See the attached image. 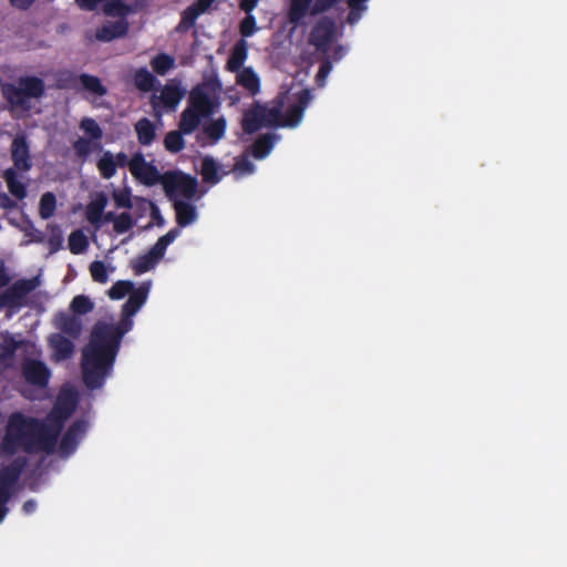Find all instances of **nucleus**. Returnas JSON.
I'll use <instances>...</instances> for the list:
<instances>
[{"instance_id":"1","label":"nucleus","mask_w":567,"mask_h":567,"mask_svg":"<svg viewBox=\"0 0 567 567\" xmlns=\"http://www.w3.org/2000/svg\"><path fill=\"white\" fill-rule=\"evenodd\" d=\"M150 284L135 288L122 306L117 323L97 322L91 333V340L82 353V377L90 390L104 385L111 374L125 333L133 328V316L147 300Z\"/></svg>"},{"instance_id":"2","label":"nucleus","mask_w":567,"mask_h":567,"mask_svg":"<svg viewBox=\"0 0 567 567\" xmlns=\"http://www.w3.org/2000/svg\"><path fill=\"white\" fill-rule=\"evenodd\" d=\"M75 406L73 395L60 394L44 420L21 412L11 413L0 445L2 452L7 455H14L19 450L27 454H53L64 424Z\"/></svg>"},{"instance_id":"3","label":"nucleus","mask_w":567,"mask_h":567,"mask_svg":"<svg viewBox=\"0 0 567 567\" xmlns=\"http://www.w3.org/2000/svg\"><path fill=\"white\" fill-rule=\"evenodd\" d=\"M219 105V97L210 84H197L189 91L187 106L181 113L179 127L186 133H194L202 121L210 117Z\"/></svg>"},{"instance_id":"4","label":"nucleus","mask_w":567,"mask_h":567,"mask_svg":"<svg viewBox=\"0 0 567 567\" xmlns=\"http://www.w3.org/2000/svg\"><path fill=\"white\" fill-rule=\"evenodd\" d=\"M3 99L9 105V111L31 110V99H40L45 93L44 81L34 75H24L18 79V86L12 83H4L1 90Z\"/></svg>"},{"instance_id":"5","label":"nucleus","mask_w":567,"mask_h":567,"mask_svg":"<svg viewBox=\"0 0 567 567\" xmlns=\"http://www.w3.org/2000/svg\"><path fill=\"white\" fill-rule=\"evenodd\" d=\"M181 235L178 227L172 228L168 233L161 236L151 249L132 261V269L135 275H142L150 271L164 257L167 247Z\"/></svg>"},{"instance_id":"6","label":"nucleus","mask_w":567,"mask_h":567,"mask_svg":"<svg viewBox=\"0 0 567 567\" xmlns=\"http://www.w3.org/2000/svg\"><path fill=\"white\" fill-rule=\"evenodd\" d=\"M163 189L168 198L183 196L192 199L196 195L198 183L197 179L183 172H165L162 183Z\"/></svg>"},{"instance_id":"7","label":"nucleus","mask_w":567,"mask_h":567,"mask_svg":"<svg viewBox=\"0 0 567 567\" xmlns=\"http://www.w3.org/2000/svg\"><path fill=\"white\" fill-rule=\"evenodd\" d=\"M38 279H19L0 293V309L18 310L23 306L25 297L37 288Z\"/></svg>"},{"instance_id":"8","label":"nucleus","mask_w":567,"mask_h":567,"mask_svg":"<svg viewBox=\"0 0 567 567\" xmlns=\"http://www.w3.org/2000/svg\"><path fill=\"white\" fill-rule=\"evenodd\" d=\"M336 22L330 18H321L312 27L309 34V43L322 54H327L336 38Z\"/></svg>"},{"instance_id":"9","label":"nucleus","mask_w":567,"mask_h":567,"mask_svg":"<svg viewBox=\"0 0 567 567\" xmlns=\"http://www.w3.org/2000/svg\"><path fill=\"white\" fill-rule=\"evenodd\" d=\"M27 464V457L18 456L0 471V504L8 503L11 487L18 482Z\"/></svg>"},{"instance_id":"10","label":"nucleus","mask_w":567,"mask_h":567,"mask_svg":"<svg viewBox=\"0 0 567 567\" xmlns=\"http://www.w3.org/2000/svg\"><path fill=\"white\" fill-rule=\"evenodd\" d=\"M131 174L146 186L162 184L164 174H161L155 165L147 163L142 153L132 156L130 163Z\"/></svg>"},{"instance_id":"11","label":"nucleus","mask_w":567,"mask_h":567,"mask_svg":"<svg viewBox=\"0 0 567 567\" xmlns=\"http://www.w3.org/2000/svg\"><path fill=\"white\" fill-rule=\"evenodd\" d=\"M10 155L16 171L21 173L29 172L32 168V157L30 143L25 134H18L10 145Z\"/></svg>"},{"instance_id":"12","label":"nucleus","mask_w":567,"mask_h":567,"mask_svg":"<svg viewBox=\"0 0 567 567\" xmlns=\"http://www.w3.org/2000/svg\"><path fill=\"white\" fill-rule=\"evenodd\" d=\"M87 424L84 420L74 421L62 435L59 444V453L61 456H70L75 452L81 439L86 432Z\"/></svg>"},{"instance_id":"13","label":"nucleus","mask_w":567,"mask_h":567,"mask_svg":"<svg viewBox=\"0 0 567 567\" xmlns=\"http://www.w3.org/2000/svg\"><path fill=\"white\" fill-rule=\"evenodd\" d=\"M216 0H196L181 13L176 32L185 33L193 29L199 16L207 12Z\"/></svg>"},{"instance_id":"14","label":"nucleus","mask_w":567,"mask_h":567,"mask_svg":"<svg viewBox=\"0 0 567 567\" xmlns=\"http://www.w3.org/2000/svg\"><path fill=\"white\" fill-rule=\"evenodd\" d=\"M22 374L29 384L38 388H45L51 377V372L45 363L34 359L27 360L23 363Z\"/></svg>"},{"instance_id":"15","label":"nucleus","mask_w":567,"mask_h":567,"mask_svg":"<svg viewBox=\"0 0 567 567\" xmlns=\"http://www.w3.org/2000/svg\"><path fill=\"white\" fill-rule=\"evenodd\" d=\"M184 96V91L176 83H166L159 95H153L151 99V104L154 110L163 106L168 111H173L179 104L181 100Z\"/></svg>"},{"instance_id":"16","label":"nucleus","mask_w":567,"mask_h":567,"mask_svg":"<svg viewBox=\"0 0 567 567\" xmlns=\"http://www.w3.org/2000/svg\"><path fill=\"white\" fill-rule=\"evenodd\" d=\"M53 326L61 331L62 334L71 339H78L83 329L82 319L75 315L65 311H59L53 318Z\"/></svg>"},{"instance_id":"17","label":"nucleus","mask_w":567,"mask_h":567,"mask_svg":"<svg viewBox=\"0 0 567 567\" xmlns=\"http://www.w3.org/2000/svg\"><path fill=\"white\" fill-rule=\"evenodd\" d=\"M60 81L62 82L61 87H72L75 85V82L79 81L85 91L97 96H104L107 93L101 80L87 73H82L78 78L70 73L66 79H61Z\"/></svg>"},{"instance_id":"18","label":"nucleus","mask_w":567,"mask_h":567,"mask_svg":"<svg viewBox=\"0 0 567 567\" xmlns=\"http://www.w3.org/2000/svg\"><path fill=\"white\" fill-rule=\"evenodd\" d=\"M310 99V92L303 90L298 96V103L290 105L282 114V126H297L303 117V112Z\"/></svg>"},{"instance_id":"19","label":"nucleus","mask_w":567,"mask_h":567,"mask_svg":"<svg viewBox=\"0 0 567 567\" xmlns=\"http://www.w3.org/2000/svg\"><path fill=\"white\" fill-rule=\"evenodd\" d=\"M265 126L262 104L255 102L245 111L241 120V128L246 134H254Z\"/></svg>"},{"instance_id":"20","label":"nucleus","mask_w":567,"mask_h":567,"mask_svg":"<svg viewBox=\"0 0 567 567\" xmlns=\"http://www.w3.org/2000/svg\"><path fill=\"white\" fill-rule=\"evenodd\" d=\"M128 23L125 20L109 22L96 30L95 38L99 41L110 42L127 34Z\"/></svg>"},{"instance_id":"21","label":"nucleus","mask_w":567,"mask_h":567,"mask_svg":"<svg viewBox=\"0 0 567 567\" xmlns=\"http://www.w3.org/2000/svg\"><path fill=\"white\" fill-rule=\"evenodd\" d=\"M226 172H221L220 164L212 156H205L200 164V175L203 182L215 185L221 181L226 175Z\"/></svg>"},{"instance_id":"22","label":"nucleus","mask_w":567,"mask_h":567,"mask_svg":"<svg viewBox=\"0 0 567 567\" xmlns=\"http://www.w3.org/2000/svg\"><path fill=\"white\" fill-rule=\"evenodd\" d=\"M311 3L312 0H289L288 21L295 27L300 25L306 16L311 13Z\"/></svg>"},{"instance_id":"23","label":"nucleus","mask_w":567,"mask_h":567,"mask_svg":"<svg viewBox=\"0 0 567 567\" xmlns=\"http://www.w3.org/2000/svg\"><path fill=\"white\" fill-rule=\"evenodd\" d=\"M277 138L278 136L271 133H266L258 136L250 146L251 155L256 159H262L267 157L272 151Z\"/></svg>"},{"instance_id":"24","label":"nucleus","mask_w":567,"mask_h":567,"mask_svg":"<svg viewBox=\"0 0 567 567\" xmlns=\"http://www.w3.org/2000/svg\"><path fill=\"white\" fill-rule=\"evenodd\" d=\"M18 172L14 168H7L2 173V178L7 184L9 193L17 199L22 200L27 197V187L18 179Z\"/></svg>"},{"instance_id":"25","label":"nucleus","mask_w":567,"mask_h":567,"mask_svg":"<svg viewBox=\"0 0 567 567\" xmlns=\"http://www.w3.org/2000/svg\"><path fill=\"white\" fill-rule=\"evenodd\" d=\"M49 342L55 355L61 360L70 358L73 353L74 344L65 334L54 333L50 337Z\"/></svg>"},{"instance_id":"26","label":"nucleus","mask_w":567,"mask_h":567,"mask_svg":"<svg viewBox=\"0 0 567 567\" xmlns=\"http://www.w3.org/2000/svg\"><path fill=\"white\" fill-rule=\"evenodd\" d=\"M137 141L143 146L151 145L156 138V128L154 123L147 117H142L134 125Z\"/></svg>"},{"instance_id":"27","label":"nucleus","mask_w":567,"mask_h":567,"mask_svg":"<svg viewBox=\"0 0 567 567\" xmlns=\"http://www.w3.org/2000/svg\"><path fill=\"white\" fill-rule=\"evenodd\" d=\"M174 209L176 213V223L178 227H186L194 223L197 218L195 206L188 202L176 200L174 203Z\"/></svg>"},{"instance_id":"28","label":"nucleus","mask_w":567,"mask_h":567,"mask_svg":"<svg viewBox=\"0 0 567 567\" xmlns=\"http://www.w3.org/2000/svg\"><path fill=\"white\" fill-rule=\"evenodd\" d=\"M247 59V43L240 39L235 43L231 49L229 59L227 61V69L230 72H238Z\"/></svg>"},{"instance_id":"29","label":"nucleus","mask_w":567,"mask_h":567,"mask_svg":"<svg viewBox=\"0 0 567 567\" xmlns=\"http://www.w3.org/2000/svg\"><path fill=\"white\" fill-rule=\"evenodd\" d=\"M106 203V197L101 194L97 198L87 205L86 218L92 225H95L96 227L101 226Z\"/></svg>"},{"instance_id":"30","label":"nucleus","mask_w":567,"mask_h":567,"mask_svg":"<svg viewBox=\"0 0 567 567\" xmlns=\"http://www.w3.org/2000/svg\"><path fill=\"white\" fill-rule=\"evenodd\" d=\"M237 84L256 94L260 89V81L251 68H244L237 75Z\"/></svg>"},{"instance_id":"31","label":"nucleus","mask_w":567,"mask_h":567,"mask_svg":"<svg viewBox=\"0 0 567 567\" xmlns=\"http://www.w3.org/2000/svg\"><path fill=\"white\" fill-rule=\"evenodd\" d=\"M133 82L140 91L150 92L155 87L157 80L146 68H140L133 74Z\"/></svg>"},{"instance_id":"32","label":"nucleus","mask_w":567,"mask_h":567,"mask_svg":"<svg viewBox=\"0 0 567 567\" xmlns=\"http://www.w3.org/2000/svg\"><path fill=\"white\" fill-rule=\"evenodd\" d=\"M190 133L184 132L179 126L177 131L168 132L164 137V147L167 152L176 154L185 148V141L183 135Z\"/></svg>"},{"instance_id":"33","label":"nucleus","mask_w":567,"mask_h":567,"mask_svg":"<svg viewBox=\"0 0 567 567\" xmlns=\"http://www.w3.org/2000/svg\"><path fill=\"white\" fill-rule=\"evenodd\" d=\"M100 175L104 179H110L116 174V163L114 155L110 151H105L96 163Z\"/></svg>"},{"instance_id":"34","label":"nucleus","mask_w":567,"mask_h":567,"mask_svg":"<svg viewBox=\"0 0 567 567\" xmlns=\"http://www.w3.org/2000/svg\"><path fill=\"white\" fill-rule=\"evenodd\" d=\"M152 70L158 75H165L175 66V59L167 53H158L150 62Z\"/></svg>"},{"instance_id":"35","label":"nucleus","mask_w":567,"mask_h":567,"mask_svg":"<svg viewBox=\"0 0 567 567\" xmlns=\"http://www.w3.org/2000/svg\"><path fill=\"white\" fill-rule=\"evenodd\" d=\"M227 122L224 116L210 121L204 126V133L213 141L218 142L225 136Z\"/></svg>"},{"instance_id":"36","label":"nucleus","mask_w":567,"mask_h":567,"mask_svg":"<svg viewBox=\"0 0 567 567\" xmlns=\"http://www.w3.org/2000/svg\"><path fill=\"white\" fill-rule=\"evenodd\" d=\"M93 309L94 302L85 295L75 296L70 303V310L78 317L87 315L92 312Z\"/></svg>"},{"instance_id":"37","label":"nucleus","mask_w":567,"mask_h":567,"mask_svg":"<svg viewBox=\"0 0 567 567\" xmlns=\"http://www.w3.org/2000/svg\"><path fill=\"white\" fill-rule=\"evenodd\" d=\"M56 208L55 195L51 192L44 193L40 198L39 215L42 219H49L53 216Z\"/></svg>"},{"instance_id":"38","label":"nucleus","mask_w":567,"mask_h":567,"mask_svg":"<svg viewBox=\"0 0 567 567\" xmlns=\"http://www.w3.org/2000/svg\"><path fill=\"white\" fill-rule=\"evenodd\" d=\"M89 246L87 237L80 229L74 230L69 236V249L73 255H80L86 250Z\"/></svg>"},{"instance_id":"39","label":"nucleus","mask_w":567,"mask_h":567,"mask_svg":"<svg viewBox=\"0 0 567 567\" xmlns=\"http://www.w3.org/2000/svg\"><path fill=\"white\" fill-rule=\"evenodd\" d=\"M135 289L134 284L130 280H118L109 290L107 295L113 300L123 299Z\"/></svg>"},{"instance_id":"40","label":"nucleus","mask_w":567,"mask_h":567,"mask_svg":"<svg viewBox=\"0 0 567 567\" xmlns=\"http://www.w3.org/2000/svg\"><path fill=\"white\" fill-rule=\"evenodd\" d=\"M264 123L268 127L282 126V112L280 106L267 107L262 105Z\"/></svg>"},{"instance_id":"41","label":"nucleus","mask_w":567,"mask_h":567,"mask_svg":"<svg viewBox=\"0 0 567 567\" xmlns=\"http://www.w3.org/2000/svg\"><path fill=\"white\" fill-rule=\"evenodd\" d=\"M104 12L111 17H124L130 12V8L122 0H107Z\"/></svg>"},{"instance_id":"42","label":"nucleus","mask_w":567,"mask_h":567,"mask_svg":"<svg viewBox=\"0 0 567 567\" xmlns=\"http://www.w3.org/2000/svg\"><path fill=\"white\" fill-rule=\"evenodd\" d=\"M90 274L95 282L105 284L109 280L107 268L103 261L94 260L91 262Z\"/></svg>"},{"instance_id":"43","label":"nucleus","mask_w":567,"mask_h":567,"mask_svg":"<svg viewBox=\"0 0 567 567\" xmlns=\"http://www.w3.org/2000/svg\"><path fill=\"white\" fill-rule=\"evenodd\" d=\"M80 127L87 134L92 140H101L103 136V131L100 127V125L96 123L95 120L91 117H84L81 123Z\"/></svg>"},{"instance_id":"44","label":"nucleus","mask_w":567,"mask_h":567,"mask_svg":"<svg viewBox=\"0 0 567 567\" xmlns=\"http://www.w3.org/2000/svg\"><path fill=\"white\" fill-rule=\"evenodd\" d=\"M134 225V221L132 219V216L124 212V213H121L116 219H115V223L113 225V229L116 234H124L126 233L127 230H130Z\"/></svg>"},{"instance_id":"45","label":"nucleus","mask_w":567,"mask_h":567,"mask_svg":"<svg viewBox=\"0 0 567 567\" xmlns=\"http://www.w3.org/2000/svg\"><path fill=\"white\" fill-rule=\"evenodd\" d=\"M73 150L75 155L79 158L86 159V157L92 152V143L90 140L84 137H79L76 141L73 142Z\"/></svg>"},{"instance_id":"46","label":"nucleus","mask_w":567,"mask_h":567,"mask_svg":"<svg viewBox=\"0 0 567 567\" xmlns=\"http://www.w3.org/2000/svg\"><path fill=\"white\" fill-rule=\"evenodd\" d=\"M257 31L256 18L251 13L247 16L239 23V32L241 37H251Z\"/></svg>"},{"instance_id":"47","label":"nucleus","mask_w":567,"mask_h":567,"mask_svg":"<svg viewBox=\"0 0 567 567\" xmlns=\"http://www.w3.org/2000/svg\"><path fill=\"white\" fill-rule=\"evenodd\" d=\"M234 172L240 175H249L255 172V165L247 156L238 158L234 165Z\"/></svg>"},{"instance_id":"48","label":"nucleus","mask_w":567,"mask_h":567,"mask_svg":"<svg viewBox=\"0 0 567 567\" xmlns=\"http://www.w3.org/2000/svg\"><path fill=\"white\" fill-rule=\"evenodd\" d=\"M339 1L340 0H315V3L311 8V14L316 16L326 12L334 4H337Z\"/></svg>"},{"instance_id":"49","label":"nucleus","mask_w":567,"mask_h":567,"mask_svg":"<svg viewBox=\"0 0 567 567\" xmlns=\"http://www.w3.org/2000/svg\"><path fill=\"white\" fill-rule=\"evenodd\" d=\"M113 198H114V202L117 207H124V208L132 207V200L130 197V193H127V192L114 193Z\"/></svg>"},{"instance_id":"50","label":"nucleus","mask_w":567,"mask_h":567,"mask_svg":"<svg viewBox=\"0 0 567 567\" xmlns=\"http://www.w3.org/2000/svg\"><path fill=\"white\" fill-rule=\"evenodd\" d=\"M332 70V62L327 58L322 61V63L319 66V71L317 73V82L320 84V82L324 81L328 74Z\"/></svg>"},{"instance_id":"51","label":"nucleus","mask_w":567,"mask_h":567,"mask_svg":"<svg viewBox=\"0 0 567 567\" xmlns=\"http://www.w3.org/2000/svg\"><path fill=\"white\" fill-rule=\"evenodd\" d=\"M17 207V202L13 200L8 194L0 193V208L11 210Z\"/></svg>"},{"instance_id":"52","label":"nucleus","mask_w":567,"mask_h":567,"mask_svg":"<svg viewBox=\"0 0 567 567\" xmlns=\"http://www.w3.org/2000/svg\"><path fill=\"white\" fill-rule=\"evenodd\" d=\"M151 218L157 227H163L165 225V219L162 216L159 208L154 204L151 208Z\"/></svg>"},{"instance_id":"53","label":"nucleus","mask_w":567,"mask_h":567,"mask_svg":"<svg viewBox=\"0 0 567 567\" xmlns=\"http://www.w3.org/2000/svg\"><path fill=\"white\" fill-rule=\"evenodd\" d=\"M258 2L259 0H240L239 8L249 14L257 7Z\"/></svg>"},{"instance_id":"54","label":"nucleus","mask_w":567,"mask_h":567,"mask_svg":"<svg viewBox=\"0 0 567 567\" xmlns=\"http://www.w3.org/2000/svg\"><path fill=\"white\" fill-rule=\"evenodd\" d=\"M114 159L116 163V167H122V168L125 166L130 167L131 158H128V156L124 152L117 153L114 156Z\"/></svg>"},{"instance_id":"55","label":"nucleus","mask_w":567,"mask_h":567,"mask_svg":"<svg viewBox=\"0 0 567 567\" xmlns=\"http://www.w3.org/2000/svg\"><path fill=\"white\" fill-rule=\"evenodd\" d=\"M35 0H10L12 7L19 10H28Z\"/></svg>"},{"instance_id":"56","label":"nucleus","mask_w":567,"mask_h":567,"mask_svg":"<svg viewBox=\"0 0 567 567\" xmlns=\"http://www.w3.org/2000/svg\"><path fill=\"white\" fill-rule=\"evenodd\" d=\"M35 509H37V502L33 499H29V501L24 502V504L22 506V511L25 514H32Z\"/></svg>"},{"instance_id":"57","label":"nucleus","mask_w":567,"mask_h":567,"mask_svg":"<svg viewBox=\"0 0 567 567\" xmlns=\"http://www.w3.org/2000/svg\"><path fill=\"white\" fill-rule=\"evenodd\" d=\"M10 281L3 265H0V288L6 287Z\"/></svg>"},{"instance_id":"58","label":"nucleus","mask_w":567,"mask_h":567,"mask_svg":"<svg viewBox=\"0 0 567 567\" xmlns=\"http://www.w3.org/2000/svg\"><path fill=\"white\" fill-rule=\"evenodd\" d=\"M346 54V49L342 45H337L333 50L334 60H340Z\"/></svg>"},{"instance_id":"59","label":"nucleus","mask_w":567,"mask_h":567,"mask_svg":"<svg viewBox=\"0 0 567 567\" xmlns=\"http://www.w3.org/2000/svg\"><path fill=\"white\" fill-rule=\"evenodd\" d=\"M116 215L113 213V212H109L106 214L103 213V218H102V223H109V221H113V224L115 223V219H116Z\"/></svg>"},{"instance_id":"60","label":"nucleus","mask_w":567,"mask_h":567,"mask_svg":"<svg viewBox=\"0 0 567 567\" xmlns=\"http://www.w3.org/2000/svg\"><path fill=\"white\" fill-rule=\"evenodd\" d=\"M365 0H348V4L351 9H359Z\"/></svg>"},{"instance_id":"61","label":"nucleus","mask_w":567,"mask_h":567,"mask_svg":"<svg viewBox=\"0 0 567 567\" xmlns=\"http://www.w3.org/2000/svg\"><path fill=\"white\" fill-rule=\"evenodd\" d=\"M8 508L6 507V504H0V523L3 520L4 516L7 515Z\"/></svg>"},{"instance_id":"62","label":"nucleus","mask_w":567,"mask_h":567,"mask_svg":"<svg viewBox=\"0 0 567 567\" xmlns=\"http://www.w3.org/2000/svg\"><path fill=\"white\" fill-rule=\"evenodd\" d=\"M348 20H349V22H351V23L354 21V19H352V13H350V14H349Z\"/></svg>"}]
</instances>
